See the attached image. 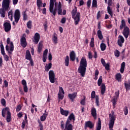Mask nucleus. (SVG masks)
<instances>
[{
    "mask_svg": "<svg viewBox=\"0 0 130 130\" xmlns=\"http://www.w3.org/2000/svg\"><path fill=\"white\" fill-rule=\"evenodd\" d=\"M27 27L28 29H31V28H32V21H31V20L27 22Z\"/></svg>",
    "mask_w": 130,
    "mask_h": 130,
    "instance_id": "46",
    "label": "nucleus"
},
{
    "mask_svg": "<svg viewBox=\"0 0 130 130\" xmlns=\"http://www.w3.org/2000/svg\"><path fill=\"white\" fill-rule=\"evenodd\" d=\"M125 68V62H123L121 64V68L120 69V72L121 74H123L124 72V68Z\"/></svg>",
    "mask_w": 130,
    "mask_h": 130,
    "instance_id": "29",
    "label": "nucleus"
},
{
    "mask_svg": "<svg viewBox=\"0 0 130 130\" xmlns=\"http://www.w3.org/2000/svg\"><path fill=\"white\" fill-rule=\"evenodd\" d=\"M47 53H48V49H46L43 52V56H47Z\"/></svg>",
    "mask_w": 130,
    "mask_h": 130,
    "instance_id": "60",
    "label": "nucleus"
},
{
    "mask_svg": "<svg viewBox=\"0 0 130 130\" xmlns=\"http://www.w3.org/2000/svg\"><path fill=\"white\" fill-rule=\"evenodd\" d=\"M27 123H28V121H25V120H23L21 125L22 128H25V126Z\"/></svg>",
    "mask_w": 130,
    "mask_h": 130,
    "instance_id": "48",
    "label": "nucleus"
},
{
    "mask_svg": "<svg viewBox=\"0 0 130 130\" xmlns=\"http://www.w3.org/2000/svg\"><path fill=\"white\" fill-rule=\"evenodd\" d=\"M118 99L116 98H113V99L112 100V102L114 105H116V103H117V100Z\"/></svg>",
    "mask_w": 130,
    "mask_h": 130,
    "instance_id": "50",
    "label": "nucleus"
},
{
    "mask_svg": "<svg viewBox=\"0 0 130 130\" xmlns=\"http://www.w3.org/2000/svg\"><path fill=\"white\" fill-rule=\"evenodd\" d=\"M104 67H105V68L107 71H109L110 66L109 65V63L106 64L105 66H104Z\"/></svg>",
    "mask_w": 130,
    "mask_h": 130,
    "instance_id": "58",
    "label": "nucleus"
},
{
    "mask_svg": "<svg viewBox=\"0 0 130 130\" xmlns=\"http://www.w3.org/2000/svg\"><path fill=\"white\" fill-rule=\"evenodd\" d=\"M26 35L24 34L20 39V44L23 48H25L27 46V42L26 41V38H25Z\"/></svg>",
    "mask_w": 130,
    "mask_h": 130,
    "instance_id": "12",
    "label": "nucleus"
},
{
    "mask_svg": "<svg viewBox=\"0 0 130 130\" xmlns=\"http://www.w3.org/2000/svg\"><path fill=\"white\" fill-rule=\"evenodd\" d=\"M109 117L110 118V121H111V118H112V117L114 118V121H115V115H114V112L113 111H112V114H109Z\"/></svg>",
    "mask_w": 130,
    "mask_h": 130,
    "instance_id": "39",
    "label": "nucleus"
},
{
    "mask_svg": "<svg viewBox=\"0 0 130 130\" xmlns=\"http://www.w3.org/2000/svg\"><path fill=\"white\" fill-rule=\"evenodd\" d=\"M115 94V96H114V98H117V99H118L119 97V91L118 90L117 91H116Z\"/></svg>",
    "mask_w": 130,
    "mask_h": 130,
    "instance_id": "54",
    "label": "nucleus"
},
{
    "mask_svg": "<svg viewBox=\"0 0 130 130\" xmlns=\"http://www.w3.org/2000/svg\"><path fill=\"white\" fill-rule=\"evenodd\" d=\"M100 18H101V11H99L97 13L96 19L97 20H99Z\"/></svg>",
    "mask_w": 130,
    "mask_h": 130,
    "instance_id": "52",
    "label": "nucleus"
},
{
    "mask_svg": "<svg viewBox=\"0 0 130 130\" xmlns=\"http://www.w3.org/2000/svg\"><path fill=\"white\" fill-rule=\"evenodd\" d=\"M123 111H124V114L125 115H126L127 114H128V109L127 108V106H125L124 109H123Z\"/></svg>",
    "mask_w": 130,
    "mask_h": 130,
    "instance_id": "47",
    "label": "nucleus"
},
{
    "mask_svg": "<svg viewBox=\"0 0 130 130\" xmlns=\"http://www.w3.org/2000/svg\"><path fill=\"white\" fill-rule=\"evenodd\" d=\"M96 130H101V119L100 118H98V123Z\"/></svg>",
    "mask_w": 130,
    "mask_h": 130,
    "instance_id": "33",
    "label": "nucleus"
},
{
    "mask_svg": "<svg viewBox=\"0 0 130 130\" xmlns=\"http://www.w3.org/2000/svg\"><path fill=\"white\" fill-rule=\"evenodd\" d=\"M124 86H125L126 90H129V89H130V82H129V83H124Z\"/></svg>",
    "mask_w": 130,
    "mask_h": 130,
    "instance_id": "51",
    "label": "nucleus"
},
{
    "mask_svg": "<svg viewBox=\"0 0 130 130\" xmlns=\"http://www.w3.org/2000/svg\"><path fill=\"white\" fill-rule=\"evenodd\" d=\"M91 99H94L95 98V104L96 106H99V95H96V92L95 91H92L91 94Z\"/></svg>",
    "mask_w": 130,
    "mask_h": 130,
    "instance_id": "9",
    "label": "nucleus"
},
{
    "mask_svg": "<svg viewBox=\"0 0 130 130\" xmlns=\"http://www.w3.org/2000/svg\"><path fill=\"white\" fill-rule=\"evenodd\" d=\"M102 80H103L102 76H100L98 80V85L99 86H101V85H102Z\"/></svg>",
    "mask_w": 130,
    "mask_h": 130,
    "instance_id": "40",
    "label": "nucleus"
},
{
    "mask_svg": "<svg viewBox=\"0 0 130 130\" xmlns=\"http://www.w3.org/2000/svg\"><path fill=\"white\" fill-rule=\"evenodd\" d=\"M6 113H7L6 120L8 122H10V121L12 120V118H11V112H10V108L6 107L5 108L2 109V114L3 117H6Z\"/></svg>",
    "mask_w": 130,
    "mask_h": 130,
    "instance_id": "4",
    "label": "nucleus"
},
{
    "mask_svg": "<svg viewBox=\"0 0 130 130\" xmlns=\"http://www.w3.org/2000/svg\"><path fill=\"white\" fill-rule=\"evenodd\" d=\"M122 34L126 39H127L128 35H129V28L127 26L125 27L122 32Z\"/></svg>",
    "mask_w": 130,
    "mask_h": 130,
    "instance_id": "15",
    "label": "nucleus"
},
{
    "mask_svg": "<svg viewBox=\"0 0 130 130\" xmlns=\"http://www.w3.org/2000/svg\"><path fill=\"white\" fill-rule=\"evenodd\" d=\"M2 8L9 11L11 9V0H3Z\"/></svg>",
    "mask_w": 130,
    "mask_h": 130,
    "instance_id": "5",
    "label": "nucleus"
},
{
    "mask_svg": "<svg viewBox=\"0 0 130 130\" xmlns=\"http://www.w3.org/2000/svg\"><path fill=\"white\" fill-rule=\"evenodd\" d=\"M48 115V113H44L42 116H41V120L42 121H45L46 120V117Z\"/></svg>",
    "mask_w": 130,
    "mask_h": 130,
    "instance_id": "34",
    "label": "nucleus"
},
{
    "mask_svg": "<svg viewBox=\"0 0 130 130\" xmlns=\"http://www.w3.org/2000/svg\"><path fill=\"white\" fill-rule=\"evenodd\" d=\"M52 41H53L54 43H55V44H57V36H56V34H54L53 39H52Z\"/></svg>",
    "mask_w": 130,
    "mask_h": 130,
    "instance_id": "42",
    "label": "nucleus"
},
{
    "mask_svg": "<svg viewBox=\"0 0 130 130\" xmlns=\"http://www.w3.org/2000/svg\"><path fill=\"white\" fill-rule=\"evenodd\" d=\"M0 47L1 50V54L3 55L4 57V60L5 61H8L9 60V56L6 54V52H5V47H4V44H3V41H1L0 43Z\"/></svg>",
    "mask_w": 130,
    "mask_h": 130,
    "instance_id": "6",
    "label": "nucleus"
},
{
    "mask_svg": "<svg viewBox=\"0 0 130 130\" xmlns=\"http://www.w3.org/2000/svg\"><path fill=\"white\" fill-rule=\"evenodd\" d=\"M47 23H48L47 21H46L44 24V29H45V31H46V30H47V27H48Z\"/></svg>",
    "mask_w": 130,
    "mask_h": 130,
    "instance_id": "64",
    "label": "nucleus"
},
{
    "mask_svg": "<svg viewBox=\"0 0 130 130\" xmlns=\"http://www.w3.org/2000/svg\"><path fill=\"white\" fill-rule=\"evenodd\" d=\"M22 16L23 17V21H26L28 20V15H27V13H26V11L22 12Z\"/></svg>",
    "mask_w": 130,
    "mask_h": 130,
    "instance_id": "35",
    "label": "nucleus"
},
{
    "mask_svg": "<svg viewBox=\"0 0 130 130\" xmlns=\"http://www.w3.org/2000/svg\"><path fill=\"white\" fill-rule=\"evenodd\" d=\"M87 70V59L82 57L80 60V65L79 66L78 69V73L80 74L81 77H85L86 75V71Z\"/></svg>",
    "mask_w": 130,
    "mask_h": 130,
    "instance_id": "2",
    "label": "nucleus"
},
{
    "mask_svg": "<svg viewBox=\"0 0 130 130\" xmlns=\"http://www.w3.org/2000/svg\"><path fill=\"white\" fill-rule=\"evenodd\" d=\"M92 8H97V1L96 0L92 1Z\"/></svg>",
    "mask_w": 130,
    "mask_h": 130,
    "instance_id": "45",
    "label": "nucleus"
},
{
    "mask_svg": "<svg viewBox=\"0 0 130 130\" xmlns=\"http://www.w3.org/2000/svg\"><path fill=\"white\" fill-rule=\"evenodd\" d=\"M25 58L27 60H30L32 59V56H31V53H30V51L26 50L25 54Z\"/></svg>",
    "mask_w": 130,
    "mask_h": 130,
    "instance_id": "25",
    "label": "nucleus"
},
{
    "mask_svg": "<svg viewBox=\"0 0 130 130\" xmlns=\"http://www.w3.org/2000/svg\"><path fill=\"white\" fill-rule=\"evenodd\" d=\"M91 114L94 119H97V110H96V108L93 107L91 109Z\"/></svg>",
    "mask_w": 130,
    "mask_h": 130,
    "instance_id": "20",
    "label": "nucleus"
},
{
    "mask_svg": "<svg viewBox=\"0 0 130 130\" xmlns=\"http://www.w3.org/2000/svg\"><path fill=\"white\" fill-rule=\"evenodd\" d=\"M114 55L116 57H119V55H120V52H119V51H118V50H116L114 51Z\"/></svg>",
    "mask_w": 130,
    "mask_h": 130,
    "instance_id": "44",
    "label": "nucleus"
},
{
    "mask_svg": "<svg viewBox=\"0 0 130 130\" xmlns=\"http://www.w3.org/2000/svg\"><path fill=\"white\" fill-rule=\"evenodd\" d=\"M70 59H71V60H72V61H75V60L76 59V53H75V51H72L71 52L70 54Z\"/></svg>",
    "mask_w": 130,
    "mask_h": 130,
    "instance_id": "24",
    "label": "nucleus"
},
{
    "mask_svg": "<svg viewBox=\"0 0 130 130\" xmlns=\"http://www.w3.org/2000/svg\"><path fill=\"white\" fill-rule=\"evenodd\" d=\"M21 84L23 85V86H27V82L25 79H23L21 81Z\"/></svg>",
    "mask_w": 130,
    "mask_h": 130,
    "instance_id": "62",
    "label": "nucleus"
},
{
    "mask_svg": "<svg viewBox=\"0 0 130 130\" xmlns=\"http://www.w3.org/2000/svg\"><path fill=\"white\" fill-rule=\"evenodd\" d=\"M37 6L38 7V10H41V7H42V1L41 0H37Z\"/></svg>",
    "mask_w": 130,
    "mask_h": 130,
    "instance_id": "31",
    "label": "nucleus"
},
{
    "mask_svg": "<svg viewBox=\"0 0 130 130\" xmlns=\"http://www.w3.org/2000/svg\"><path fill=\"white\" fill-rule=\"evenodd\" d=\"M77 92H74L73 93H69L68 94V97L72 101V102H74L75 101V99L77 98Z\"/></svg>",
    "mask_w": 130,
    "mask_h": 130,
    "instance_id": "16",
    "label": "nucleus"
},
{
    "mask_svg": "<svg viewBox=\"0 0 130 130\" xmlns=\"http://www.w3.org/2000/svg\"><path fill=\"white\" fill-rule=\"evenodd\" d=\"M101 88V93L102 95H104V93H105V91H106V86H105V84L104 83H102Z\"/></svg>",
    "mask_w": 130,
    "mask_h": 130,
    "instance_id": "26",
    "label": "nucleus"
},
{
    "mask_svg": "<svg viewBox=\"0 0 130 130\" xmlns=\"http://www.w3.org/2000/svg\"><path fill=\"white\" fill-rule=\"evenodd\" d=\"M100 47L102 51H104L106 49V45L102 43L101 44Z\"/></svg>",
    "mask_w": 130,
    "mask_h": 130,
    "instance_id": "41",
    "label": "nucleus"
},
{
    "mask_svg": "<svg viewBox=\"0 0 130 130\" xmlns=\"http://www.w3.org/2000/svg\"><path fill=\"white\" fill-rule=\"evenodd\" d=\"M60 112L61 115H64V116H68L69 115V113H70V111L68 110H64L63 109L60 108Z\"/></svg>",
    "mask_w": 130,
    "mask_h": 130,
    "instance_id": "23",
    "label": "nucleus"
},
{
    "mask_svg": "<svg viewBox=\"0 0 130 130\" xmlns=\"http://www.w3.org/2000/svg\"><path fill=\"white\" fill-rule=\"evenodd\" d=\"M72 19L74 20V24L77 26L80 23V21H81V13L77 12L75 16L72 17Z\"/></svg>",
    "mask_w": 130,
    "mask_h": 130,
    "instance_id": "8",
    "label": "nucleus"
},
{
    "mask_svg": "<svg viewBox=\"0 0 130 130\" xmlns=\"http://www.w3.org/2000/svg\"><path fill=\"white\" fill-rule=\"evenodd\" d=\"M59 93L61 94V93H62V94H64V91L63 90V88H62L61 87H59Z\"/></svg>",
    "mask_w": 130,
    "mask_h": 130,
    "instance_id": "57",
    "label": "nucleus"
},
{
    "mask_svg": "<svg viewBox=\"0 0 130 130\" xmlns=\"http://www.w3.org/2000/svg\"><path fill=\"white\" fill-rule=\"evenodd\" d=\"M72 120L73 121V122L75 121V120H76V117L75 116V114H74L73 113L69 115L66 122L71 123V121Z\"/></svg>",
    "mask_w": 130,
    "mask_h": 130,
    "instance_id": "18",
    "label": "nucleus"
},
{
    "mask_svg": "<svg viewBox=\"0 0 130 130\" xmlns=\"http://www.w3.org/2000/svg\"><path fill=\"white\" fill-rule=\"evenodd\" d=\"M39 40H40V35L39 33L36 32L35 34L34 40H33V42H35V44H38Z\"/></svg>",
    "mask_w": 130,
    "mask_h": 130,
    "instance_id": "17",
    "label": "nucleus"
},
{
    "mask_svg": "<svg viewBox=\"0 0 130 130\" xmlns=\"http://www.w3.org/2000/svg\"><path fill=\"white\" fill-rule=\"evenodd\" d=\"M77 12H78V9H77L76 7H75L74 9H73L71 12L72 17H74L76 16L77 14H78Z\"/></svg>",
    "mask_w": 130,
    "mask_h": 130,
    "instance_id": "30",
    "label": "nucleus"
},
{
    "mask_svg": "<svg viewBox=\"0 0 130 130\" xmlns=\"http://www.w3.org/2000/svg\"><path fill=\"white\" fill-rule=\"evenodd\" d=\"M116 80L118 81V82H120L121 81V74L120 73H118L116 74Z\"/></svg>",
    "mask_w": 130,
    "mask_h": 130,
    "instance_id": "37",
    "label": "nucleus"
},
{
    "mask_svg": "<svg viewBox=\"0 0 130 130\" xmlns=\"http://www.w3.org/2000/svg\"><path fill=\"white\" fill-rule=\"evenodd\" d=\"M47 64L45 66V72H48L51 68H52V63L51 62L49 63L48 66H47Z\"/></svg>",
    "mask_w": 130,
    "mask_h": 130,
    "instance_id": "27",
    "label": "nucleus"
},
{
    "mask_svg": "<svg viewBox=\"0 0 130 130\" xmlns=\"http://www.w3.org/2000/svg\"><path fill=\"white\" fill-rule=\"evenodd\" d=\"M98 29H99L97 31L98 38H99L100 40H102V39H103V35H102V31L101 30V22H99L98 23Z\"/></svg>",
    "mask_w": 130,
    "mask_h": 130,
    "instance_id": "11",
    "label": "nucleus"
},
{
    "mask_svg": "<svg viewBox=\"0 0 130 130\" xmlns=\"http://www.w3.org/2000/svg\"><path fill=\"white\" fill-rule=\"evenodd\" d=\"M70 63V57L69 56H66V57L64 58V64L66 67H69Z\"/></svg>",
    "mask_w": 130,
    "mask_h": 130,
    "instance_id": "28",
    "label": "nucleus"
},
{
    "mask_svg": "<svg viewBox=\"0 0 130 130\" xmlns=\"http://www.w3.org/2000/svg\"><path fill=\"white\" fill-rule=\"evenodd\" d=\"M21 14H20V10L19 9H17L15 10L14 13V20L15 22L17 24L20 20Z\"/></svg>",
    "mask_w": 130,
    "mask_h": 130,
    "instance_id": "10",
    "label": "nucleus"
},
{
    "mask_svg": "<svg viewBox=\"0 0 130 130\" xmlns=\"http://www.w3.org/2000/svg\"><path fill=\"white\" fill-rule=\"evenodd\" d=\"M60 22L61 24H66V22H67V18H66V17L62 18Z\"/></svg>",
    "mask_w": 130,
    "mask_h": 130,
    "instance_id": "59",
    "label": "nucleus"
},
{
    "mask_svg": "<svg viewBox=\"0 0 130 130\" xmlns=\"http://www.w3.org/2000/svg\"><path fill=\"white\" fill-rule=\"evenodd\" d=\"M7 11L8 10L4 8H0V17L1 18H5L6 17V12H7Z\"/></svg>",
    "mask_w": 130,
    "mask_h": 130,
    "instance_id": "21",
    "label": "nucleus"
},
{
    "mask_svg": "<svg viewBox=\"0 0 130 130\" xmlns=\"http://www.w3.org/2000/svg\"><path fill=\"white\" fill-rule=\"evenodd\" d=\"M123 27L125 28V21L124 20L122 19L121 20V24L120 26V30H122L123 29Z\"/></svg>",
    "mask_w": 130,
    "mask_h": 130,
    "instance_id": "38",
    "label": "nucleus"
},
{
    "mask_svg": "<svg viewBox=\"0 0 130 130\" xmlns=\"http://www.w3.org/2000/svg\"><path fill=\"white\" fill-rule=\"evenodd\" d=\"M7 45H6L5 47L6 50L7 51L8 54H12L15 48L14 43L11 42V39L10 38H8L7 39Z\"/></svg>",
    "mask_w": 130,
    "mask_h": 130,
    "instance_id": "3",
    "label": "nucleus"
},
{
    "mask_svg": "<svg viewBox=\"0 0 130 130\" xmlns=\"http://www.w3.org/2000/svg\"><path fill=\"white\" fill-rule=\"evenodd\" d=\"M90 46L92 48L95 47V45L94 44V38L91 39V41L90 42Z\"/></svg>",
    "mask_w": 130,
    "mask_h": 130,
    "instance_id": "43",
    "label": "nucleus"
},
{
    "mask_svg": "<svg viewBox=\"0 0 130 130\" xmlns=\"http://www.w3.org/2000/svg\"><path fill=\"white\" fill-rule=\"evenodd\" d=\"M64 130H73V125L69 122H66Z\"/></svg>",
    "mask_w": 130,
    "mask_h": 130,
    "instance_id": "22",
    "label": "nucleus"
},
{
    "mask_svg": "<svg viewBox=\"0 0 130 130\" xmlns=\"http://www.w3.org/2000/svg\"><path fill=\"white\" fill-rule=\"evenodd\" d=\"M91 0H88V1L86 3V5L87 6V8L90 9V7H91Z\"/></svg>",
    "mask_w": 130,
    "mask_h": 130,
    "instance_id": "55",
    "label": "nucleus"
},
{
    "mask_svg": "<svg viewBox=\"0 0 130 130\" xmlns=\"http://www.w3.org/2000/svg\"><path fill=\"white\" fill-rule=\"evenodd\" d=\"M107 12L111 17H113V12L112 11V9L110 8V6L107 7Z\"/></svg>",
    "mask_w": 130,
    "mask_h": 130,
    "instance_id": "32",
    "label": "nucleus"
},
{
    "mask_svg": "<svg viewBox=\"0 0 130 130\" xmlns=\"http://www.w3.org/2000/svg\"><path fill=\"white\" fill-rule=\"evenodd\" d=\"M8 18L10 19L11 21H13V10H11L8 14Z\"/></svg>",
    "mask_w": 130,
    "mask_h": 130,
    "instance_id": "36",
    "label": "nucleus"
},
{
    "mask_svg": "<svg viewBox=\"0 0 130 130\" xmlns=\"http://www.w3.org/2000/svg\"><path fill=\"white\" fill-rule=\"evenodd\" d=\"M57 2L56 0H50L49 11L54 17L56 16V11H58V15H62V9H61V3L59 2L58 8H56Z\"/></svg>",
    "mask_w": 130,
    "mask_h": 130,
    "instance_id": "1",
    "label": "nucleus"
},
{
    "mask_svg": "<svg viewBox=\"0 0 130 130\" xmlns=\"http://www.w3.org/2000/svg\"><path fill=\"white\" fill-rule=\"evenodd\" d=\"M118 38L117 44L120 47H122V44L124 43V38L121 35H119Z\"/></svg>",
    "mask_w": 130,
    "mask_h": 130,
    "instance_id": "14",
    "label": "nucleus"
},
{
    "mask_svg": "<svg viewBox=\"0 0 130 130\" xmlns=\"http://www.w3.org/2000/svg\"><path fill=\"white\" fill-rule=\"evenodd\" d=\"M99 75V71L98 70H96L95 71V77L94 80H97L98 79V76Z\"/></svg>",
    "mask_w": 130,
    "mask_h": 130,
    "instance_id": "49",
    "label": "nucleus"
},
{
    "mask_svg": "<svg viewBox=\"0 0 130 130\" xmlns=\"http://www.w3.org/2000/svg\"><path fill=\"white\" fill-rule=\"evenodd\" d=\"M22 109V106L21 105H18L16 107V111L17 112H19Z\"/></svg>",
    "mask_w": 130,
    "mask_h": 130,
    "instance_id": "53",
    "label": "nucleus"
},
{
    "mask_svg": "<svg viewBox=\"0 0 130 130\" xmlns=\"http://www.w3.org/2000/svg\"><path fill=\"white\" fill-rule=\"evenodd\" d=\"M87 127L89 128H93L94 127V124L91 121H88L85 122V125L84 127L85 129H87Z\"/></svg>",
    "mask_w": 130,
    "mask_h": 130,
    "instance_id": "19",
    "label": "nucleus"
},
{
    "mask_svg": "<svg viewBox=\"0 0 130 130\" xmlns=\"http://www.w3.org/2000/svg\"><path fill=\"white\" fill-rule=\"evenodd\" d=\"M49 79L50 83L54 84L55 82V74H54V72L52 70H50L49 72Z\"/></svg>",
    "mask_w": 130,
    "mask_h": 130,
    "instance_id": "7",
    "label": "nucleus"
},
{
    "mask_svg": "<svg viewBox=\"0 0 130 130\" xmlns=\"http://www.w3.org/2000/svg\"><path fill=\"white\" fill-rule=\"evenodd\" d=\"M58 99H60V100H62V99H63V95L61 94V93H58Z\"/></svg>",
    "mask_w": 130,
    "mask_h": 130,
    "instance_id": "61",
    "label": "nucleus"
},
{
    "mask_svg": "<svg viewBox=\"0 0 130 130\" xmlns=\"http://www.w3.org/2000/svg\"><path fill=\"white\" fill-rule=\"evenodd\" d=\"M1 102L2 105L3 106H6V100L5 99H1Z\"/></svg>",
    "mask_w": 130,
    "mask_h": 130,
    "instance_id": "56",
    "label": "nucleus"
},
{
    "mask_svg": "<svg viewBox=\"0 0 130 130\" xmlns=\"http://www.w3.org/2000/svg\"><path fill=\"white\" fill-rule=\"evenodd\" d=\"M23 90L25 93H27L28 92V87L27 85L23 86Z\"/></svg>",
    "mask_w": 130,
    "mask_h": 130,
    "instance_id": "63",
    "label": "nucleus"
},
{
    "mask_svg": "<svg viewBox=\"0 0 130 130\" xmlns=\"http://www.w3.org/2000/svg\"><path fill=\"white\" fill-rule=\"evenodd\" d=\"M4 30L5 32H9L11 31L12 29V26L11 25V23L10 22H5L3 24Z\"/></svg>",
    "mask_w": 130,
    "mask_h": 130,
    "instance_id": "13",
    "label": "nucleus"
}]
</instances>
